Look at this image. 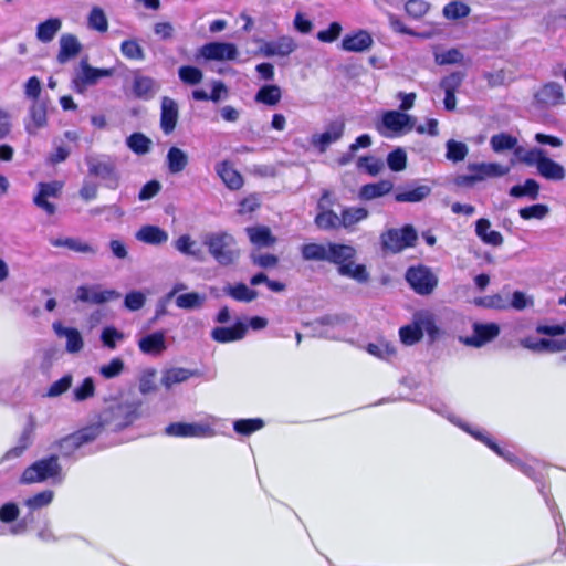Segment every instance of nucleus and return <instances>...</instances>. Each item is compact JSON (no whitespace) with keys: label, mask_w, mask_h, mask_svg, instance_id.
Here are the masks:
<instances>
[{"label":"nucleus","mask_w":566,"mask_h":566,"mask_svg":"<svg viewBox=\"0 0 566 566\" xmlns=\"http://www.w3.org/2000/svg\"><path fill=\"white\" fill-rule=\"evenodd\" d=\"M142 418L140 402H112L99 415V421L92 426L99 427L103 431L122 430Z\"/></svg>","instance_id":"nucleus-1"},{"label":"nucleus","mask_w":566,"mask_h":566,"mask_svg":"<svg viewBox=\"0 0 566 566\" xmlns=\"http://www.w3.org/2000/svg\"><path fill=\"white\" fill-rule=\"evenodd\" d=\"M202 244L221 266L234 264L240 258L235 238L227 231L208 232L202 237Z\"/></svg>","instance_id":"nucleus-2"},{"label":"nucleus","mask_w":566,"mask_h":566,"mask_svg":"<svg viewBox=\"0 0 566 566\" xmlns=\"http://www.w3.org/2000/svg\"><path fill=\"white\" fill-rule=\"evenodd\" d=\"M452 423L461 428L463 431L468 432L470 436L479 440L480 442L484 443L486 447H489L492 451H494L497 455L503 458L507 463L513 465L514 468L518 469L521 472H523L528 478L535 479V468L526 463L522 460H520L515 454H513L511 451L505 450L501 448L499 444H496L484 431L472 429L468 423L463 422L458 417L448 413L444 415Z\"/></svg>","instance_id":"nucleus-3"},{"label":"nucleus","mask_w":566,"mask_h":566,"mask_svg":"<svg viewBox=\"0 0 566 566\" xmlns=\"http://www.w3.org/2000/svg\"><path fill=\"white\" fill-rule=\"evenodd\" d=\"M88 175L98 178L103 186L116 190L122 180V175L115 158L104 154H91L85 156Z\"/></svg>","instance_id":"nucleus-4"},{"label":"nucleus","mask_w":566,"mask_h":566,"mask_svg":"<svg viewBox=\"0 0 566 566\" xmlns=\"http://www.w3.org/2000/svg\"><path fill=\"white\" fill-rule=\"evenodd\" d=\"M46 480H52L53 483L63 481L62 468L56 455L35 461L21 475V483L24 484L40 483Z\"/></svg>","instance_id":"nucleus-5"},{"label":"nucleus","mask_w":566,"mask_h":566,"mask_svg":"<svg viewBox=\"0 0 566 566\" xmlns=\"http://www.w3.org/2000/svg\"><path fill=\"white\" fill-rule=\"evenodd\" d=\"M218 418L209 416L199 422H174L166 427L165 433L180 438H212L218 433Z\"/></svg>","instance_id":"nucleus-6"},{"label":"nucleus","mask_w":566,"mask_h":566,"mask_svg":"<svg viewBox=\"0 0 566 566\" xmlns=\"http://www.w3.org/2000/svg\"><path fill=\"white\" fill-rule=\"evenodd\" d=\"M416 119L400 111H387L382 114L381 120L376 124L377 132L386 138H394L410 132Z\"/></svg>","instance_id":"nucleus-7"},{"label":"nucleus","mask_w":566,"mask_h":566,"mask_svg":"<svg viewBox=\"0 0 566 566\" xmlns=\"http://www.w3.org/2000/svg\"><path fill=\"white\" fill-rule=\"evenodd\" d=\"M417 239L418 234L416 229L407 224L401 229L391 228L382 232L380 243L384 251L399 253L407 248L415 247Z\"/></svg>","instance_id":"nucleus-8"},{"label":"nucleus","mask_w":566,"mask_h":566,"mask_svg":"<svg viewBox=\"0 0 566 566\" xmlns=\"http://www.w3.org/2000/svg\"><path fill=\"white\" fill-rule=\"evenodd\" d=\"M406 281L419 295L431 294L438 285V277L430 268L419 264L410 266L406 272Z\"/></svg>","instance_id":"nucleus-9"},{"label":"nucleus","mask_w":566,"mask_h":566,"mask_svg":"<svg viewBox=\"0 0 566 566\" xmlns=\"http://www.w3.org/2000/svg\"><path fill=\"white\" fill-rule=\"evenodd\" d=\"M112 75V69H96L86 61H82L80 71L73 78V88L76 93L83 94L88 86L95 85L102 77H109Z\"/></svg>","instance_id":"nucleus-10"},{"label":"nucleus","mask_w":566,"mask_h":566,"mask_svg":"<svg viewBox=\"0 0 566 566\" xmlns=\"http://www.w3.org/2000/svg\"><path fill=\"white\" fill-rule=\"evenodd\" d=\"M99 436L98 426H88L82 430L70 434L57 442L62 455L70 457L83 444L95 440Z\"/></svg>","instance_id":"nucleus-11"},{"label":"nucleus","mask_w":566,"mask_h":566,"mask_svg":"<svg viewBox=\"0 0 566 566\" xmlns=\"http://www.w3.org/2000/svg\"><path fill=\"white\" fill-rule=\"evenodd\" d=\"M345 132V123L342 119L331 122L321 134L311 137V144L321 153H325L329 145L338 142Z\"/></svg>","instance_id":"nucleus-12"},{"label":"nucleus","mask_w":566,"mask_h":566,"mask_svg":"<svg viewBox=\"0 0 566 566\" xmlns=\"http://www.w3.org/2000/svg\"><path fill=\"white\" fill-rule=\"evenodd\" d=\"M297 49L295 40L290 35H282L273 41H261L260 53L265 57H285Z\"/></svg>","instance_id":"nucleus-13"},{"label":"nucleus","mask_w":566,"mask_h":566,"mask_svg":"<svg viewBox=\"0 0 566 566\" xmlns=\"http://www.w3.org/2000/svg\"><path fill=\"white\" fill-rule=\"evenodd\" d=\"M238 54V49L233 43L210 42L200 49V55L211 61H233Z\"/></svg>","instance_id":"nucleus-14"},{"label":"nucleus","mask_w":566,"mask_h":566,"mask_svg":"<svg viewBox=\"0 0 566 566\" xmlns=\"http://www.w3.org/2000/svg\"><path fill=\"white\" fill-rule=\"evenodd\" d=\"M48 108L43 101H33L24 118V128L29 135L36 133L48 125Z\"/></svg>","instance_id":"nucleus-15"},{"label":"nucleus","mask_w":566,"mask_h":566,"mask_svg":"<svg viewBox=\"0 0 566 566\" xmlns=\"http://www.w3.org/2000/svg\"><path fill=\"white\" fill-rule=\"evenodd\" d=\"M344 324L345 319L340 316L329 315L316 319L312 323V326L317 336L329 339H337L343 334Z\"/></svg>","instance_id":"nucleus-16"},{"label":"nucleus","mask_w":566,"mask_h":566,"mask_svg":"<svg viewBox=\"0 0 566 566\" xmlns=\"http://www.w3.org/2000/svg\"><path fill=\"white\" fill-rule=\"evenodd\" d=\"M38 188L39 192L33 199L34 205L43 209L48 214H54L56 208L48 201V198H56L62 190V184L59 181L40 182Z\"/></svg>","instance_id":"nucleus-17"},{"label":"nucleus","mask_w":566,"mask_h":566,"mask_svg":"<svg viewBox=\"0 0 566 566\" xmlns=\"http://www.w3.org/2000/svg\"><path fill=\"white\" fill-rule=\"evenodd\" d=\"M160 90V84L153 77L135 72L133 76L132 91L137 98L149 101Z\"/></svg>","instance_id":"nucleus-18"},{"label":"nucleus","mask_w":566,"mask_h":566,"mask_svg":"<svg viewBox=\"0 0 566 566\" xmlns=\"http://www.w3.org/2000/svg\"><path fill=\"white\" fill-rule=\"evenodd\" d=\"M329 192L325 190L318 201L319 212L315 217V224L322 230H336L342 227L340 216L325 207Z\"/></svg>","instance_id":"nucleus-19"},{"label":"nucleus","mask_w":566,"mask_h":566,"mask_svg":"<svg viewBox=\"0 0 566 566\" xmlns=\"http://www.w3.org/2000/svg\"><path fill=\"white\" fill-rule=\"evenodd\" d=\"M500 333V328L496 324H474L473 335L461 338V340L473 347H481L488 342L494 339Z\"/></svg>","instance_id":"nucleus-20"},{"label":"nucleus","mask_w":566,"mask_h":566,"mask_svg":"<svg viewBox=\"0 0 566 566\" xmlns=\"http://www.w3.org/2000/svg\"><path fill=\"white\" fill-rule=\"evenodd\" d=\"M52 328L57 337L65 338V349L70 354H77L84 347V342L78 329L63 326L61 322H54Z\"/></svg>","instance_id":"nucleus-21"},{"label":"nucleus","mask_w":566,"mask_h":566,"mask_svg":"<svg viewBox=\"0 0 566 566\" xmlns=\"http://www.w3.org/2000/svg\"><path fill=\"white\" fill-rule=\"evenodd\" d=\"M178 116L179 111L177 103L172 98L164 96L160 105V128L166 135L175 130Z\"/></svg>","instance_id":"nucleus-22"},{"label":"nucleus","mask_w":566,"mask_h":566,"mask_svg":"<svg viewBox=\"0 0 566 566\" xmlns=\"http://www.w3.org/2000/svg\"><path fill=\"white\" fill-rule=\"evenodd\" d=\"M468 170L475 174L478 181H482L486 178L506 176L511 166H503L497 163H474L468 165Z\"/></svg>","instance_id":"nucleus-23"},{"label":"nucleus","mask_w":566,"mask_h":566,"mask_svg":"<svg viewBox=\"0 0 566 566\" xmlns=\"http://www.w3.org/2000/svg\"><path fill=\"white\" fill-rule=\"evenodd\" d=\"M521 345L533 352L557 353L566 350V337L563 339L525 337L521 340Z\"/></svg>","instance_id":"nucleus-24"},{"label":"nucleus","mask_w":566,"mask_h":566,"mask_svg":"<svg viewBox=\"0 0 566 566\" xmlns=\"http://www.w3.org/2000/svg\"><path fill=\"white\" fill-rule=\"evenodd\" d=\"M59 46L56 59L60 64H65L70 60L76 57L82 51V44L78 39L71 33H64L61 35Z\"/></svg>","instance_id":"nucleus-25"},{"label":"nucleus","mask_w":566,"mask_h":566,"mask_svg":"<svg viewBox=\"0 0 566 566\" xmlns=\"http://www.w3.org/2000/svg\"><path fill=\"white\" fill-rule=\"evenodd\" d=\"M76 296L82 302L102 304L119 297V294L116 291H102L98 286H80Z\"/></svg>","instance_id":"nucleus-26"},{"label":"nucleus","mask_w":566,"mask_h":566,"mask_svg":"<svg viewBox=\"0 0 566 566\" xmlns=\"http://www.w3.org/2000/svg\"><path fill=\"white\" fill-rule=\"evenodd\" d=\"M373 38L367 31L359 30L344 36L342 49L347 52H364L373 45Z\"/></svg>","instance_id":"nucleus-27"},{"label":"nucleus","mask_w":566,"mask_h":566,"mask_svg":"<svg viewBox=\"0 0 566 566\" xmlns=\"http://www.w3.org/2000/svg\"><path fill=\"white\" fill-rule=\"evenodd\" d=\"M248 327L244 323L238 322L231 327H216L211 337L218 343H230L240 340L245 336Z\"/></svg>","instance_id":"nucleus-28"},{"label":"nucleus","mask_w":566,"mask_h":566,"mask_svg":"<svg viewBox=\"0 0 566 566\" xmlns=\"http://www.w3.org/2000/svg\"><path fill=\"white\" fill-rule=\"evenodd\" d=\"M138 347L142 353L147 355H160L166 350V338L164 332L151 333L138 340Z\"/></svg>","instance_id":"nucleus-29"},{"label":"nucleus","mask_w":566,"mask_h":566,"mask_svg":"<svg viewBox=\"0 0 566 566\" xmlns=\"http://www.w3.org/2000/svg\"><path fill=\"white\" fill-rule=\"evenodd\" d=\"M135 238L137 241L151 244L160 245L168 241V233L164 229L157 226H143L136 233Z\"/></svg>","instance_id":"nucleus-30"},{"label":"nucleus","mask_w":566,"mask_h":566,"mask_svg":"<svg viewBox=\"0 0 566 566\" xmlns=\"http://www.w3.org/2000/svg\"><path fill=\"white\" fill-rule=\"evenodd\" d=\"M564 94L560 84L552 82L545 84L536 94L538 104L544 106H554L563 101Z\"/></svg>","instance_id":"nucleus-31"},{"label":"nucleus","mask_w":566,"mask_h":566,"mask_svg":"<svg viewBox=\"0 0 566 566\" xmlns=\"http://www.w3.org/2000/svg\"><path fill=\"white\" fill-rule=\"evenodd\" d=\"M475 234L483 243L489 245L500 247L503 243L502 234L499 231L491 230V222L485 218L475 222Z\"/></svg>","instance_id":"nucleus-32"},{"label":"nucleus","mask_w":566,"mask_h":566,"mask_svg":"<svg viewBox=\"0 0 566 566\" xmlns=\"http://www.w3.org/2000/svg\"><path fill=\"white\" fill-rule=\"evenodd\" d=\"M356 250L352 245L332 242L328 243L327 262L337 264L338 268L344 262L354 260Z\"/></svg>","instance_id":"nucleus-33"},{"label":"nucleus","mask_w":566,"mask_h":566,"mask_svg":"<svg viewBox=\"0 0 566 566\" xmlns=\"http://www.w3.org/2000/svg\"><path fill=\"white\" fill-rule=\"evenodd\" d=\"M250 242L258 248L272 247L276 239L272 235L270 228L265 226L248 227L245 229Z\"/></svg>","instance_id":"nucleus-34"},{"label":"nucleus","mask_w":566,"mask_h":566,"mask_svg":"<svg viewBox=\"0 0 566 566\" xmlns=\"http://www.w3.org/2000/svg\"><path fill=\"white\" fill-rule=\"evenodd\" d=\"M188 164L189 156L185 150L176 146H172L168 149L166 155V165L170 174H180L185 170Z\"/></svg>","instance_id":"nucleus-35"},{"label":"nucleus","mask_w":566,"mask_h":566,"mask_svg":"<svg viewBox=\"0 0 566 566\" xmlns=\"http://www.w3.org/2000/svg\"><path fill=\"white\" fill-rule=\"evenodd\" d=\"M216 171L229 189L237 190L242 187V176L228 161L218 164Z\"/></svg>","instance_id":"nucleus-36"},{"label":"nucleus","mask_w":566,"mask_h":566,"mask_svg":"<svg viewBox=\"0 0 566 566\" xmlns=\"http://www.w3.org/2000/svg\"><path fill=\"white\" fill-rule=\"evenodd\" d=\"M50 243L53 247H56V248L64 247V248H67L72 251H75L78 253H86V254H96L97 253L96 247H94L85 241H82L80 239H75V238L50 239Z\"/></svg>","instance_id":"nucleus-37"},{"label":"nucleus","mask_w":566,"mask_h":566,"mask_svg":"<svg viewBox=\"0 0 566 566\" xmlns=\"http://www.w3.org/2000/svg\"><path fill=\"white\" fill-rule=\"evenodd\" d=\"M537 171L543 178L555 181L563 180L566 175L564 167L547 156L538 163Z\"/></svg>","instance_id":"nucleus-38"},{"label":"nucleus","mask_w":566,"mask_h":566,"mask_svg":"<svg viewBox=\"0 0 566 566\" xmlns=\"http://www.w3.org/2000/svg\"><path fill=\"white\" fill-rule=\"evenodd\" d=\"M62 28V21L59 18H50L36 27V39L42 43L51 42Z\"/></svg>","instance_id":"nucleus-39"},{"label":"nucleus","mask_w":566,"mask_h":566,"mask_svg":"<svg viewBox=\"0 0 566 566\" xmlns=\"http://www.w3.org/2000/svg\"><path fill=\"white\" fill-rule=\"evenodd\" d=\"M394 185L390 180H381L375 184H367L359 190V198L364 200H371L387 195L391 191Z\"/></svg>","instance_id":"nucleus-40"},{"label":"nucleus","mask_w":566,"mask_h":566,"mask_svg":"<svg viewBox=\"0 0 566 566\" xmlns=\"http://www.w3.org/2000/svg\"><path fill=\"white\" fill-rule=\"evenodd\" d=\"M282 98V91L279 85L271 84L262 86L255 94L254 101L268 106H275Z\"/></svg>","instance_id":"nucleus-41"},{"label":"nucleus","mask_w":566,"mask_h":566,"mask_svg":"<svg viewBox=\"0 0 566 566\" xmlns=\"http://www.w3.org/2000/svg\"><path fill=\"white\" fill-rule=\"evenodd\" d=\"M368 210L363 207H346L340 212L342 227L345 229L353 228L356 223L368 217Z\"/></svg>","instance_id":"nucleus-42"},{"label":"nucleus","mask_w":566,"mask_h":566,"mask_svg":"<svg viewBox=\"0 0 566 566\" xmlns=\"http://www.w3.org/2000/svg\"><path fill=\"white\" fill-rule=\"evenodd\" d=\"M223 291L227 295L238 302L249 303L258 297V292L248 287L243 283H238L235 285L228 284L224 286Z\"/></svg>","instance_id":"nucleus-43"},{"label":"nucleus","mask_w":566,"mask_h":566,"mask_svg":"<svg viewBox=\"0 0 566 566\" xmlns=\"http://www.w3.org/2000/svg\"><path fill=\"white\" fill-rule=\"evenodd\" d=\"M338 273L343 276L350 277L359 283H365L369 279V274L363 264H355L352 261L344 262L338 268Z\"/></svg>","instance_id":"nucleus-44"},{"label":"nucleus","mask_w":566,"mask_h":566,"mask_svg":"<svg viewBox=\"0 0 566 566\" xmlns=\"http://www.w3.org/2000/svg\"><path fill=\"white\" fill-rule=\"evenodd\" d=\"M431 193V187L420 185L412 189H408L396 193L395 199L398 202H420Z\"/></svg>","instance_id":"nucleus-45"},{"label":"nucleus","mask_w":566,"mask_h":566,"mask_svg":"<svg viewBox=\"0 0 566 566\" xmlns=\"http://www.w3.org/2000/svg\"><path fill=\"white\" fill-rule=\"evenodd\" d=\"M305 261H327L328 243H306L301 248Z\"/></svg>","instance_id":"nucleus-46"},{"label":"nucleus","mask_w":566,"mask_h":566,"mask_svg":"<svg viewBox=\"0 0 566 566\" xmlns=\"http://www.w3.org/2000/svg\"><path fill=\"white\" fill-rule=\"evenodd\" d=\"M419 329L421 331V337L426 332L431 339H434L439 334V328L436 325L434 317L430 312H418L413 316Z\"/></svg>","instance_id":"nucleus-47"},{"label":"nucleus","mask_w":566,"mask_h":566,"mask_svg":"<svg viewBox=\"0 0 566 566\" xmlns=\"http://www.w3.org/2000/svg\"><path fill=\"white\" fill-rule=\"evenodd\" d=\"M87 27L99 33L108 30V19L101 7H93L87 15Z\"/></svg>","instance_id":"nucleus-48"},{"label":"nucleus","mask_w":566,"mask_h":566,"mask_svg":"<svg viewBox=\"0 0 566 566\" xmlns=\"http://www.w3.org/2000/svg\"><path fill=\"white\" fill-rule=\"evenodd\" d=\"M175 249L179 251L182 254L193 256L197 260H201L202 252L197 247V243L195 240L191 239L188 234L180 235L175 242H174Z\"/></svg>","instance_id":"nucleus-49"},{"label":"nucleus","mask_w":566,"mask_h":566,"mask_svg":"<svg viewBox=\"0 0 566 566\" xmlns=\"http://www.w3.org/2000/svg\"><path fill=\"white\" fill-rule=\"evenodd\" d=\"M206 301V295L199 294L197 292H190L177 295L175 298V303L177 307L182 310H195L200 308Z\"/></svg>","instance_id":"nucleus-50"},{"label":"nucleus","mask_w":566,"mask_h":566,"mask_svg":"<svg viewBox=\"0 0 566 566\" xmlns=\"http://www.w3.org/2000/svg\"><path fill=\"white\" fill-rule=\"evenodd\" d=\"M539 185L534 179H526L524 185H516L510 189V195L515 198L528 197L532 200L537 199Z\"/></svg>","instance_id":"nucleus-51"},{"label":"nucleus","mask_w":566,"mask_h":566,"mask_svg":"<svg viewBox=\"0 0 566 566\" xmlns=\"http://www.w3.org/2000/svg\"><path fill=\"white\" fill-rule=\"evenodd\" d=\"M471 8L463 1H451L443 7L442 14L447 20H458L470 14Z\"/></svg>","instance_id":"nucleus-52"},{"label":"nucleus","mask_w":566,"mask_h":566,"mask_svg":"<svg viewBox=\"0 0 566 566\" xmlns=\"http://www.w3.org/2000/svg\"><path fill=\"white\" fill-rule=\"evenodd\" d=\"M517 145V138L506 134H495L490 139V146L494 153H503L505 150H512Z\"/></svg>","instance_id":"nucleus-53"},{"label":"nucleus","mask_w":566,"mask_h":566,"mask_svg":"<svg viewBox=\"0 0 566 566\" xmlns=\"http://www.w3.org/2000/svg\"><path fill=\"white\" fill-rule=\"evenodd\" d=\"M195 373L186 368H171L165 371L161 382L166 388L188 380Z\"/></svg>","instance_id":"nucleus-54"},{"label":"nucleus","mask_w":566,"mask_h":566,"mask_svg":"<svg viewBox=\"0 0 566 566\" xmlns=\"http://www.w3.org/2000/svg\"><path fill=\"white\" fill-rule=\"evenodd\" d=\"M446 158L453 163L462 161L469 153V148L464 143L454 139H449L446 143Z\"/></svg>","instance_id":"nucleus-55"},{"label":"nucleus","mask_w":566,"mask_h":566,"mask_svg":"<svg viewBox=\"0 0 566 566\" xmlns=\"http://www.w3.org/2000/svg\"><path fill=\"white\" fill-rule=\"evenodd\" d=\"M264 427V421L260 418L239 419L233 423V429L242 436H250Z\"/></svg>","instance_id":"nucleus-56"},{"label":"nucleus","mask_w":566,"mask_h":566,"mask_svg":"<svg viewBox=\"0 0 566 566\" xmlns=\"http://www.w3.org/2000/svg\"><path fill=\"white\" fill-rule=\"evenodd\" d=\"M464 55L455 48L434 53V62L438 65L462 64Z\"/></svg>","instance_id":"nucleus-57"},{"label":"nucleus","mask_w":566,"mask_h":566,"mask_svg":"<svg viewBox=\"0 0 566 566\" xmlns=\"http://www.w3.org/2000/svg\"><path fill=\"white\" fill-rule=\"evenodd\" d=\"M474 304L486 308L506 310L509 308L507 296L494 294L474 300Z\"/></svg>","instance_id":"nucleus-58"},{"label":"nucleus","mask_w":566,"mask_h":566,"mask_svg":"<svg viewBox=\"0 0 566 566\" xmlns=\"http://www.w3.org/2000/svg\"><path fill=\"white\" fill-rule=\"evenodd\" d=\"M150 145V139L142 133H134L127 138V146L138 155L147 154Z\"/></svg>","instance_id":"nucleus-59"},{"label":"nucleus","mask_w":566,"mask_h":566,"mask_svg":"<svg viewBox=\"0 0 566 566\" xmlns=\"http://www.w3.org/2000/svg\"><path fill=\"white\" fill-rule=\"evenodd\" d=\"M120 53L128 60L142 61L145 59L144 50L135 39L123 41Z\"/></svg>","instance_id":"nucleus-60"},{"label":"nucleus","mask_w":566,"mask_h":566,"mask_svg":"<svg viewBox=\"0 0 566 566\" xmlns=\"http://www.w3.org/2000/svg\"><path fill=\"white\" fill-rule=\"evenodd\" d=\"M54 493L51 490L42 491L24 501V505L31 511L40 510L51 504Z\"/></svg>","instance_id":"nucleus-61"},{"label":"nucleus","mask_w":566,"mask_h":566,"mask_svg":"<svg viewBox=\"0 0 566 566\" xmlns=\"http://www.w3.org/2000/svg\"><path fill=\"white\" fill-rule=\"evenodd\" d=\"M399 336L405 345H413L421 339V331L413 319L411 324L400 328Z\"/></svg>","instance_id":"nucleus-62"},{"label":"nucleus","mask_w":566,"mask_h":566,"mask_svg":"<svg viewBox=\"0 0 566 566\" xmlns=\"http://www.w3.org/2000/svg\"><path fill=\"white\" fill-rule=\"evenodd\" d=\"M73 377L69 374L54 381L46 390L45 396L56 398L67 391L72 386Z\"/></svg>","instance_id":"nucleus-63"},{"label":"nucleus","mask_w":566,"mask_h":566,"mask_svg":"<svg viewBox=\"0 0 566 566\" xmlns=\"http://www.w3.org/2000/svg\"><path fill=\"white\" fill-rule=\"evenodd\" d=\"M179 78L189 85L199 84L202 81V72L195 66H181L178 70Z\"/></svg>","instance_id":"nucleus-64"}]
</instances>
